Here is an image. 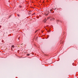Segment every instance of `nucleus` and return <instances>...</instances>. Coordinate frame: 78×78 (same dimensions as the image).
<instances>
[{
	"instance_id": "1",
	"label": "nucleus",
	"mask_w": 78,
	"mask_h": 78,
	"mask_svg": "<svg viewBox=\"0 0 78 78\" xmlns=\"http://www.w3.org/2000/svg\"><path fill=\"white\" fill-rule=\"evenodd\" d=\"M44 23H45V22H46V21H47V20L46 19H44Z\"/></svg>"
},
{
	"instance_id": "2",
	"label": "nucleus",
	"mask_w": 78,
	"mask_h": 78,
	"mask_svg": "<svg viewBox=\"0 0 78 78\" xmlns=\"http://www.w3.org/2000/svg\"><path fill=\"white\" fill-rule=\"evenodd\" d=\"M57 21H58V22H61V23H62V21L60 20H57Z\"/></svg>"
},
{
	"instance_id": "3",
	"label": "nucleus",
	"mask_w": 78,
	"mask_h": 78,
	"mask_svg": "<svg viewBox=\"0 0 78 78\" xmlns=\"http://www.w3.org/2000/svg\"><path fill=\"white\" fill-rule=\"evenodd\" d=\"M54 20H55V18H53L50 20L51 21Z\"/></svg>"
},
{
	"instance_id": "4",
	"label": "nucleus",
	"mask_w": 78,
	"mask_h": 78,
	"mask_svg": "<svg viewBox=\"0 0 78 78\" xmlns=\"http://www.w3.org/2000/svg\"><path fill=\"white\" fill-rule=\"evenodd\" d=\"M11 47H12L13 48H14V46L13 45L11 46Z\"/></svg>"
},
{
	"instance_id": "5",
	"label": "nucleus",
	"mask_w": 78,
	"mask_h": 78,
	"mask_svg": "<svg viewBox=\"0 0 78 78\" xmlns=\"http://www.w3.org/2000/svg\"><path fill=\"white\" fill-rule=\"evenodd\" d=\"M19 7L20 8H21L22 7V5H20Z\"/></svg>"
},
{
	"instance_id": "6",
	"label": "nucleus",
	"mask_w": 78,
	"mask_h": 78,
	"mask_svg": "<svg viewBox=\"0 0 78 78\" xmlns=\"http://www.w3.org/2000/svg\"><path fill=\"white\" fill-rule=\"evenodd\" d=\"M27 56H30V54H27Z\"/></svg>"
},
{
	"instance_id": "7",
	"label": "nucleus",
	"mask_w": 78,
	"mask_h": 78,
	"mask_svg": "<svg viewBox=\"0 0 78 78\" xmlns=\"http://www.w3.org/2000/svg\"><path fill=\"white\" fill-rule=\"evenodd\" d=\"M17 15L18 16V17H19L20 16L19 14H17Z\"/></svg>"
},
{
	"instance_id": "8",
	"label": "nucleus",
	"mask_w": 78,
	"mask_h": 78,
	"mask_svg": "<svg viewBox=\"0 0 78 78\" xmlns=\"http://www.w3.org/2000/svg\"><path fill=\"white\" fill-rule=\"evenodd\" d=\"M46 15H47H47H48V13H47V14H46Z\"/></svg>"
},
{
	"instance_id": "9",
	"label": "nucleus",
	"mask_w": 78,
	"mask_h": 78,
	"mask_svg": "<svg viewBox=\"0 0 78 78\" xmlns=\"http://www.w3.org/2000/svg\"><path fill=\"white\" fill-rule=\"evenodd\" d=\"M11 17V16H10L9 17H9Z\"/></svg>"
},
{
	"instance_id": "10",
	"label": "nucleus",
	"mask_w": 78,
	"mask_h": 78,
	"mask_svg": "<svg viewBox=\"0 0 78 78\" xmlns=\"http://www.w3.org/2000/svg\"><path fill=\"white\" fill-rule=\"evenodd\" d=\"M2 27V26H0V28H1Z\"/></svg>"
},
{
	"instance_id": "11",
	"label": "nucleus",
	"mask_w": 78,
	"mask_h": 78,
	"mask_svg": "<svg viewBox=\"0 0 78 78\" xmlns=\"http://www.w3.org/2000/svg\"><path fill=\"white\" fill-rule=\"evenodd\" d=\"M48 33H49V31H48Z\"/></svg>"
},
{
	"instance_id": "12",
	"label": "nucleus",
	"mask_w": 78,
	"mask_h": 78,
	"mask_svg": "<svg viewBox=\"0 0 78 78\" xmlns=\"http://www.w3.org/2000/svg\"><path fill=\"white\" fill-rule=\"evenodd\" d=\"M36 32H37V31H35V33H36Z\"/></svg>"
},
{
	"instance_id": "13",
	"label": "nucleus",
	"mask_w": 78,
	"mask_h": 78,
	"mask_svg": "<svg viewBox=\"0 0 78 78\" xmlns=\"http://www.w3.org/2000/svg\"><path fill=\"white\" fill-rule=\"evenodd\" d=\"M47 19H48V18H47Z\"/></svg>"
}]
</instances>
